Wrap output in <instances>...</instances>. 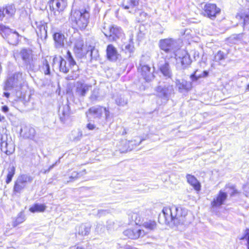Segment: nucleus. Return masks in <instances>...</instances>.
Here are the masks:
<instances>
[{"label":"nucleus","mask_w":249,"mask_h":249,"mask_svg":"<svg viewBox=\"0 0 249 249\" xmlns=\"http://www.w3.org/2000/svg\"><path fill=\"white\" fill-rule=\"evenodd\" d=\"M89 14L86 10H72L71 12L70 20L81 29H84L89 22Z\"/></svg>","instance_id":"7ed1b4c3"},{"label":"nucleus","mask_w":249,"mask_h":249,"mask_svg":"<svg viewBox=\"0 0 249 249\" xmlns=\"http://www.w3.org/2000/svg\"><path fill=\"white\" fill-rule=\"evenodd\" d=\"M20 134L25 139L34 140L36 134L34 128L30 125H24L20 129Z\"/></svg>","instance_id":"a211bd4d"},{"label":"nucleus","mask_w":249,"mask_h":249,"mask_svg":"<svg viewBox=\"0 0 249 249\" xmlns=\"http://www.w3.org/2000/svg\"><path fill=\"white\" fill-rule=\"evenodd\" d=\"M49 3L51 10L55 15L63 11L67 5V0H51Z\"/></svg>","instance_id":"9b49d317"},{"label":"nucleus","mask_w":249,"mask_h":249,"mask_svg":"<svg viewBox=\"0 0 249 249\" xmlns=\"http://www.w3.org/2000/svg\"><path fill=\"white\" fill-rule=\"evenodd\" d=\"M1 109L3 112L6 113L8 111L9 108L7 106H4L2 107Z\"/></svg>","instance_id":"864d4df0"},{"label":"nucleus","mask_w":249,"mask_h":249,"mask_svg":"<svg viewBox=\"0 0 249 249\" xmlns=\"http://www.w3.org/2000/svg\"><path fill=\"white\" fill-rule=\"evenodd\" d=\"M225 189H228V190L227 191L230 194L231 196H235L240 193V192L235 188V186L232 184H228L226 185Z\"/></svg>","instance_id":"4c0bfd02"},{"label":"nucleus","mask_w":249,"mask_h":249,"mask_svg":"<svg viewBox=\"0 0 249 249\" xmlns=\"http://www.w3.org/2000/svg\"><path fill=\"white\" fill-rule=\"evenodd\" d=\"M89 99L91 102H96L100 100L99 89L94 88L91 92Z\"/></svg>","instance_id":"c9c22d12"},{"label":"nucleus","mask_w":249,"mask_h":249,"mask_svg":"<svg viewBox=\"0 0 249 249\" xmlns=\"http://www.w3.org/2000/svg\"><path fill=\"white\" fill-rule=\"evenodd\" d=\"M132 218L135 221L136 224H139L141 221V217L137 213H133L132 215Z\"/></svg>","instance_id":"09e8293b"},{"label":"nucleus","mask_w":249,"mask_h":249,"mask_svg":"<svg viewBox=\"0 0 249 249\" xmlns=\"http://www.w3.org/2000/svg\"><path fill=\"white\" fill-rule=\"evenodd\" d=\"M104 113L105 115L106 120H107L110 118V113L108 108L104 107Z\"/></svg>","instance_id":"8fccbe9b"},{"label":"nucleus","mask_w":249,"mask_h":249,"mask_svg":"<svg viewBox=\"0 0 249 249\" xmlns=\"http://www.w3.org/2000/svg\"><path fill=\"white\" fill-rule=\"evenodd\" d=\"M198 72V71L196 70L191 75L190 78L192 81H196L199 78L207 77L208 75V72L206 71H202L201 73Z\"/></svg>","instance_id":"f704fd0d"},{"label":"nucleus","mask_w":249,"mask_h":249,"mask_svg":"<svg viewBox=\"0 0 249 249\" xmlns=\"http://www.w3.org/2000/svg\"><path fill=\"white\" fill-rule=\"evenodd\" d=\"M241 19H243L245 25L249 23V11H246L241 13L240 16Z\"/></svg>","instance_id":"c03bdc74"},{"label":"nucleus","mask_w":249,"mask_h":249,"mask_svg":"<svg viewBox=\"0 0 249 249\" xmlns=\"http://www.w3.org/2000/svg\"><path fill=\"white\" fill-rule=\"evenodd\" d=\"M142 226L147 230L149 231H153L157 228V224L155 221L148 220L144 222Z\"/></svg>","instance_id":"58836bf2"},{"label":"nucleus","mask_w":249,"mask_h":249,"mask_svg":"<svg viewBox=\"0 0 249 249\" xmlns=\"http://www.w3.org/2000/svg\"><path fill=\"white\" fill-rule=\"evenodd\" d=\"M115 100L116 104L120 106H124L127 104V100L122 95H117Z\"/></svg>","instance_id":"ea45409f"},{"label":"nucleus","mask_w":249,"mask_h":249,"mask_svg":"<svg viewBox=\"0 0 249 249\" xmlns=\"http://www.w3.org/2000/svg\"><path fill=\"white\" fill-rule=\"evenodd\" d=\"M66 58L69 63V66L67 65L66 60L61 56L59 58V71L64 73H67L71 69V73L66 77L67 80H75L79 76L80 71L78 66L73 59L71 53L68 51L67 53Z\"/></svg>","instance_id":"f03ea898"},{"label":"nucleus","mask_w":249,"mask_h":249,"mask_svg":"<svg viewBox=\"0 0 249 249\" xmlns=\"http://www.w3.org/2000/svg\"><path fill=\"white\" fill-rule=\"evenodd\" d=\"M57 59V58H56V57H55V58H54L53 59V61H54V62H55Z\"/></svg>","instance_id":"bf43d9fd"},{"label":"nucleus","mask_w":249,"mask_h":249,"mask_svg":"<svg viewBox=\"0 0 249 249\" xmlns=\"http://www.w3.org/2000/svg\"><path fill=\"white\" fill-rule=\"evenodd\" d=\"M245 237L247 240L248 249H249V229H247L246 230V233Z\"/></svg>","instance_id":"3c124183"},{"label":"nucleus","mask_w":249,"mask_h":249,"mask_svg":"<svg viewBox=\"0 0 249 249\" xmlns=\"http://www.w3.org/2000/svg\"><path fill=\"white\" fill-rule=\"evenodd\" d=\"M46 208V206L42 204H35L30 208V211L32 213L43 212Z\"/></svg>","instance_id":"e433bc0d"},{"label":"nucleus","mask_w":249,"mask_h":249,"mask_svg":"<svg viewBox=\"0 0 249 249\" xmlns=\"http://www.w3.org/2000/svg\"><path fill=\"white\" fill-rule=\"evenodd\" d=\"M187 211L184 208L173 206L164 207L162 214H160L159 221L162 224L178 226L185 224L187 221Z\"/></svg>","instance_id":"f257e3e1"},{"label":"nucleus","mask_w":249,"mask_h":249,"mask_svg":"<svg viewBox=\"0 0 249 249\" xmlns=\"http://www.w3.org/2000/svg\"><path fill=\"white\" fill-rule=\"evenodd\" d=\"M176 67L180 70L188 68L192 63V60L188 53L184 50H178L175 53Z\"/></svg>","instance_id":"39448f33"},{"label":"nucleus","mask_w":249,"mask_h":249,"mask_svg":"<svg viewBox=\"0 0 249 249\" xmlns=\"http://www.w3.org/2000/svg\"><path fill=\"white\" fill-rule=\"evenodd\" d=\"M124 235L132 239H137L142 237L145 234V232L140 229L136 228L133 229H127L124 231Z\"/></svg>","instance_id":"f3484780"},{"label":"nucleus","mask_w":249,"mask_h":249,"mask_svg":"<svg viewBox=\"0 0 249 249\" xmlns=\"http://www.w3.org/2000/svg\"><path fill=\"white\" fill-rule=\"evenodd\" d=\"M16 167L13 165H10L7 169V174L5 182L9 184L12 181V178L15 174Z\"/></svg>","instance_id":"2f4dec72"},{"label":"nucleus","mask_w":249,"mask_h":249,"mask_svg":"<svg viewBox=\"0 0 249 249\" xmlns=\"http://www.w3.org/2000/svg\"><path fill=\"white\" fill-rule=\"evenodd\" d=\"M104 113V107L101 106H95L90 107L88 111L86 112V114L87 116L88 115H90L94 119H100L102 117Z\"/></svg>","instance_id":"412c9836"},{"label":"nucleus","mask_w":249,"mask_h":249,"mask_svg":"<svg viewBox=\"0 0 249 249\" xmlns=\"http://www.w3.org/2000/svg\"><path fill=\"white\" fill-rule=\"evenodd\" d=\"M0 34L3 37L6 38L9 44L13 45L18 44L19 35L16 31L12 32L9 28L0 24Z\"/></svg>","instance_id":"9d476101"},{"label":"nucleus","mask_w":249,"mask_h":249,"mask_svg":"<svg viewBox=\"0 0 249 249\" xmlns=\"http://www.w3.org/2000/svg\"><path fill=\"white\" fill-rule=\"evenodd\" d=\"M84 47V41L82 39L78 38L76 40L74 47V51L76 53L80 54L82 53Z\"/></svg>","instance_id":"473e14b6"},{"label":"nucleus","mask_w":249,"mask_h":249,"mask_svg":"<svg viewBox=\"0 0 249 249\" xmlns=\"http://www.w3.org/2000/svg\"><path fill=\"white\" fill-rule=\"evenodd\" d=\"M24 221V216L20 213L18 215V217L16 218V220L13 223V226L16 227L18 224L22 223Z\"/></svg>","instance_id":"49530a36"},{"label":"nucleus","mask_w":249,"mask_h":249,"mask_svg":"<svg viewBox=\"0 0 249 249\" xmlns=\"http://www.w3.org/2000/svg\"><path fill=\"white\" fill-rule=\"evenodd\" d=\"M16 8L14 5H8L0 9V20H3L4 17L10 18L15 15Z\"/></svg>","instance_id":"aec40b11"},{"label":"nucleus","mask_w":249,"mask_h":249,"mask_svg":"<svg viewBox=\"0 0 249 249\" xmlns=\"http://www.w3.org/2000/svg\"><path fill=\"white\" fill-rule=\"evenodd\" d=\"M87 127L89 130H94V129H95L96 126L94 124L89 123L87 124Z\"/></svg>","instance_id":"603ef678"},{"label":"nucleus","mask_w":249,"mask_h":249,"mask_svg":"<svg viewBox=\"0 0 249 249\" xmlns=\"http://www.w3.org/2000/svg\"><path fill=\"white\" fill-rule=\"evenodd\" d=\"M86 174V170L84 169L79 172L73 171L69 177V180H67V183L73 182Z\"/></svg>","instance_id":"7c9ffc66"},{"label":"nucleus","mask_w":249,"mask_h":249,"mask_svg":"<svg viewBox=\"0 0 249 249\" xmlns=\"http://www.w3.org/2000/svg\"><path fill=\"white\" fill-rule=\"evenodd\" d=\"M138 4V0H123L122 5L125 9H130V13H135Z\"/></svg>","instance_id":"393cba45"},{"label":"nucleus","mask_w":249,"mask_h":249,"mask_svg":"<svg viewBox=\"0 0 249 249\" xmlns=\"http://www.w3.org/2000/svg\"><path fill=\"white\" fill-rule=\"evenodd\" d=\"M142 140H141L138 143H136V141H125V144L127 145L128 146L126 148L125 150H124L122 151L123 152H124V151H131L135 147H136L137 145H139L141 143Z\"/></svg>","instance_id":"a19ab883"},{"label":"nucleus","mask_w":249,"mask_h":249,"mask_svg":"<svg viewBox=\"0 0 249 249\" xmlns=\"http://www.w3.org/2000/svg\"><path fill=\"white\" fill-rule=\"evenodd\" d=\"M55 163L54 164H53V165H51L48 170H45L44 171V173H48L49 172L53 167L55 165Z\"/></svg>","instance_id":"5fc2aeb1"},{"label":"nucleus","mask_w":249,"mask_h":249,"mask_svg":"<svg viewBox=\"0 0 249 249\" xmlns=\"http://www.w3.org/2000/svg\"><path fill=\"white\" fill-rule=\"evenodd\" d=\"M102 32L110 41H116L123 36L122 29L115 25L104 27Z\"/></svg>","instance_id":"1a4fd4ad"},{"label":"nucleus","mask_w":249,"mask_h":249,"mask_svg":"<svg viewBox=\"0 0 249 249\" xmlns=\"http://www.w3.org/2000/svg\"><path fill=\"white\" fill-rule=\"evenodd\" d=\"M51 33L54 42V47L57 49L64 47L65 43L67 42V37L65 35L60 31L56 32L53 30Z\"/></svg>","instance_id":"2eb2a0df"},{"label":"nucleus","mask_w":249,"mask_h":249,"mask_svg":"<svg viewBox=\"0 0 249 249\" xmlns=\"http://www.w3.org/2000/svg\"><path fill=\"white\" fill-rule=\"evenodd\" d=\"M186 178L187 180V182L194 187L195 190L197 191H199L200 190V183L197 180V179L195 177V176L190 174H187L186 175Z\"/></svg>","instance_id":"c85d7f7f"},{"label":"nucleus","mask_w":249,"mask_h":249,"mask_svg":"<svg viewBox=\"0 0 249 249\" xmlns=\"http://www.w3.org/2000/svg\"><path fill=\"white\" fill-rule=\"evenodd\" d=\"M90 60H97L99 56L98 51L95 48H92L90 50Z\"/></svg>","instance_id":"a18cd8bd"},{"label":"nucleus","mask_w":249,"mask_h":249,"mask_svg":"<svg viewBox=\"0 0 249 249\" xmlns=\"http://www.w3.org/2000/svg\"><path fill=\"white\" fill-rule=\"evenodd\" d=\"M71 114L70 107L68 105H64L59 109L60 119L64 124L70 118Z\"/></svg>","instance_id":"5701e85b"},{"label":"nucleus","mask_w":249,"mask_h":249,"mask_svg":"<svg viewBox=\"0 0 249 249\" xmlns=\"http://www.w3.org/2000/svg\"><path fill=\"white\" fill-rule=\"evenodd\" d=\"M4 94L5 96L6 97H9V96L10 95V93L8 92H4Z\"/></svg>","instance_id":"4d7b16f0"},{"label":"nucleus","mask_w":249,"mask_h":249,"mask_svg":"<svg viewBox=\"0 0 249 249\" xmlns=\"http://www.w3.org/2000/svg\"><path fill=\"white\" fill-rule=\"evenodd\" d=\"M242 35H233L229 37L227 41L231 44H239L242 41Z\"/></svg>","instance_id":"72a5a7b5"},{"label":"nucleus","mask_w":249,"mask_h":249,"mask_svg":"<svg viewBox=\"0 0 249 249\" xmlns=\"http://www.w3.org/2000/svg\"><path fill=\"white\" fill-rule=\"evenodd\" d=\"M41 70L46 75H49L50 74V68L48 61L44 59L42 61V66L41 67Z\"/></svg>","instance_id":"79ce46f5"},{"label":"nucleus","mask_w":249,"mask_h":249,"mask_svg":"<svg viewBox=\"0 0 249 249\" xmlns=\"http://www.w3.org/2000/svg\"><path fill=\"white\" fill-rule=\"evenodd\" d=\"M245 186H246L245 185H244L243 188H244L245 187Z\"/></svg>","instance_id":"680f3d73"},{"label":"nucleus","mask_w":249,"mask_h":249,"mask_svg":"<svg viewBox=\"0 0 249 249\" xmlns=\"http://www.w3.org/2000/svg\"><path fill=\"white\" fill-rule=\"evenodd\" d=\"M16 59L21 58L27 68L33 69L35 66L33 51L30 48H22L14 53Z\"/></svg>","instance_id":"20e7f679"},{"label":"nucleus","mask_w":249,"mask_h":249,"mask_svg":"<svg viewBox=\"0 0 249 249\" xmlns=\"http://www.w3.org/2000/svg\"><path fill=\"white\" fill-rule=\"evenodd\" d=\"M106 52L107 58L111 61H116L120 56L116 48L112 44L107 46Z\"/></svg>","instance_id":"4be33fe9"},{"label":"nucleus","mask_w":249,"mask_h":249,"mask_svg":"<svg viewBox=\"0 0 249 249\" xmlns=\"http://www.w3.org/2000/svg\"><path fill=\"white\" fill-rule=\"evenodd\" d=\"M159 69L164 76L170 78L172 77V72L168 62L165 61L163 64H160Z\"/></svg>","instance_id":"bb28decb"},{"label":"nucleus","mask_w":249,"mask_h":249,"mask_svg":"<svg viewBox=\"0 0 249 249\" xmlns=\"http://www.w3.org/2000/svg\"><path fill=\"white\" fill-rule=\"evenodd\" d=\"M91 226L89 224H82L78 228V233L80 235H87L89 234Z\"/></svg>","instance_id":"c756f323"},{"label":"nucleus","mask_w":249,"mask_h":249,"mask_svg":"<svg viewBox=\"0 0 249 249\" xmlns=\"http://www.w3.org/2000/svg\"><path fill=\"white\" fill-rule=\"evenodd\" d=\"M246 90L248 91H249V84L247 86Z\"/></svg>","instance_id":"13d9d810"},{"label":"nucleus","mask_w":249,"mask_h":249,"mask_svg":"<svg viewBox=\"0 0 249 249\" xmlns=\"http://www.w3.org/2000/svg\"><path fill=\"white\" fill-rule=\"evenodd\" d=\"M176 42L171 38L161 39L160 41V47L165 53H169L173 50Z\"/></svg>","instance_id":"6ab92c4d"},{"label":"nucleus","mask_w":249,"mask_h":249,"mask_svg":"<svg viewBox=\"0 0 249 249\" xmlns=\"http://www.w3.org/2000/svg\"><path fill=\"white\" fill-rule=\"evenodd\" d=\"M33 178L28 174L19 175L15 182L13 192L15 194H20L21 191L26 187L28 183H31Z\"/></svg>","instance_id":"6e6552de"},{"label":"nucleus","mask_w":249,"mask_h":249,"mask_svg":"<svg viewBox=\"0 0 249 249\" xmlns=\"http://www.w3.org/2000/svg\"><path fill=\"white\" fill-rule=\"evenodd\" d=\"M150 70L151 68L148 65H142L141 67V74L147 82L151 81L154 78V75Z\"/></svg>","instance_id":"a878e982"},{"label":"nucleus","mask_w":249,"mask_h":249,"mask_svg":"<svg viewBox=\"0 0 249 249\" xmlns=\"http://www.w3.org/2000/svg\"><path fill=\"white\" fill-rule=\"evenodd\" d=\"M228 196L227 194L221 190L219 191L218 195L215 198H214L211 202L213 207H218L222 205Z\"/></svg>","instance_id":"b1692460"},{"label":"nucleus","mask_w":249,"mask_h":249,"mask_svg":"<svg viewBox=\"0 0 249 249\" xmlns=\"http://www.w3.org/2000/svg\"><path fill=\"white\" fill-rule=\"evenodd\" d=\"M91 87V84H87L84 81H78L75 84V94L78 97H84Z\"/></svg>","instance_id":"ddd939ff"},{"label":"nucleus","mask_w":249,"mask_h":249,"mask_svg":"<svg viewBox=\"0 0 249 249\" xmlns=\"http://www.w3.org/2000/svg\"><path fill=\"white\" fill-rule=\"evenodd\" d=\"M111 222H108V224L107 225V228L109 229H111Z\"/></svg>","instance_id":"6e6d98bb"},{"label":"nucleus","mask_w":249,"mask_h":249,"mask_svg":"<svg viewBox=\"0 0 249 249\" xmlns=\"http://www.w3.org/2000/svg\"><path fill=\"white\" fill-rule=\"evenodd\" d=\"M71 138L74 141H78L80 140L82 136V132L79 130H73L71 133Z\"/></svg>","instance_id":"37998d69"},{"label":"nucleus","mask_w":249,"mask_h":249,"mask_svg":"<svg viewBox=\"0 0 249 249\" xmlns=\"http://www.w3.org/2000/svg\"><path fill=\"white\" fill-rule=\"evenodd\" d=\"M23 82L22 73L15 72L8 77L5 84L4 90H11L14 88L18 89L20 88Z\"/></svg>","instance_id":"0eeeda50"},{"label":"nucleus","mask_w":249,"mask_h":249,"mask_svg":"<svg viewBox=\"0 0 249 249\" xmlns=\"http://www.w3.org/2000/svg\"><path fill=\"white\" fill-rule=\"evenodd\" d=\"M98 227H102V225H98Z\"/></svg>","instance_id":"052dcab7"},{"label":"nucleus","mask_w":249,"mask_h":249,"mask_svg":"<svg viewBox=\"0 0 249 249\" xmlns=\"http://www.w3.org/2000/svg\"><path fill=\"white\" fill-rule=\"evenodd\" d=\"M33 27L35 28L38 37H40L41 39L47 38V23L43 21H36Z\"/></svg>","instance_id":"dca6fc26"},{"label":"nucleus","mask_w":249,"mask_h":249,"mask_svg":"<svg viewBox=\"0 0 249 249\" xmlns=\"http://www.w3.org/2000/svg\"><path fill=\"white\" fill-rule=\"evenodd\" d=\"M155 91L158 97L166 100H168L174 93L173 86L164 82H159V85L155 88Z\"/></svg>","instance_id":"423d86ee"},{"label":"nucleus","mask_w":249,"mask_h":249,"mask_svg":"<svg viewBox=\"0 0 249 249\" xmlns=\"http://www.w3.org/2000/svg\"><path fill=\"white\" fill-rule=\"evenodd\" d=\"M225 58V55L223 52L221 51H218L214 57L215 60L216 61H219L224 59Z\"/></svg>","instance_id":"de8ad7c7"},{"label":"nucleus","mask_w":249,"mask_h":249,"mask_svg":"<svg viewBox=\"0 0 249 249\" xmlns=\"http://www.w3.org/2000/svg\"><path fill=\"white\" fill-rule=\"evenodd\" d=\"M176 84L180 92H182L184 90H189L192 88L191 83L184 80L177 79L176 81Z\"/></svg>","instance_id":"cd10ccee"},{"label":"nucleus","mask_w":249,"mask_h":249,"mask_svg":"<svg viewBox=\"0 0 249 249\" xmlns=\"http://www.w3.org/2000/svg\"><path fill=\"white\" fill-rule=\"evenodd\" d=\"M1 150L6 155H10L15 151V144L11 139H8L7 136L1 138Z\"/></svg>","instance_id":"4468645a"},{"label":"nucleus","mask_w":249,"mask_h":249,"mask_svg":"<svg viewBox=\"0 0 249 249\" xmlns=\"http://www.w3.org/2000/svg\"><path fill=\"white\" fill-rule=\"evenodd\" d=\"M220 9L217 7L214 4L207 3L203 7L202 14L204 16L213 19L217 15L219 14Z\"/></svg>","instance_id":"f8f14e48"}]
</instances>
